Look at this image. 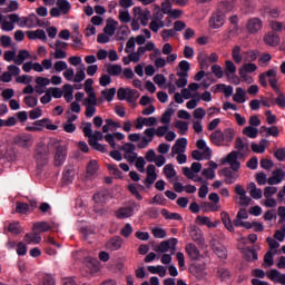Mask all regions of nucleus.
I'll use <instances>...</instances> for the list:
<instances>
[{
	"mask_svg": "<svg viewBox=\"0 0 285 285\" xmlns=\"http://www.w3.org/2000/svg\"><path fill=\"white\" fill-rule=\"evenodd\" d=\"M102 97H105L106 101H112L115 99V95H117L116 88L105 89L101 91Z\"/></svg>",
	"mask_w": 285,
	"mask_h": 285,
	"instance_id": "obj_61",
	"label": "nucleus"
},
{
	"mask_svg": "<svg viewBox=\"0 0 285 285\" xmlns=\"http://www.w3.org/2000/svg\"><path fill=\"white\" fill-rule=\"evenodd\" d=\"M95 204H106L108 202V191L102 190L94 195Z\"/></svg>",
	"mask_w": 285,
	"mask_h": 285,
	"instance_id": "obj_50",
	"label": "nucleus"
},
{
	"mask_svg": "<svg viewBox=\"0 0 285 285\" xmlns=\"http://www.w3.org/2000/svg\"><path fill=\"white\" fill-rule=\"evenodd\" d=\"M266 144H268V140L261 139L259 144H252V150L253 153H258L259 155L266 153Z\"/></svg>",
	"mask_w": 285,
	"mask_h": 285,
	"instance_id": "obj_41",
	"label": "nucleus"
},
{
	"mask_svg": "<svg viewBox=\"0 0 285 285\" xmlns=\"http://www.w3.org/2000/svg\"><path fill=\"white\" fill-rule=\"evenodd\" d=\"M222 223L224 224L225 228L229 230V233H235V226H233V220L230 219V214L228 212L220 213Z\"/></svg>",
	"mask_w": 285,
	"mask_h": 285,
	"instance_id": "obj_30",
	"label": "nucleus"
},
{
	"mask_svg": "<svg viewBox=\"0 0 285 285\" xmlns=\"http://www.w3.org/2000/svg\"><path fill=\"white\" fill-rule=\"evenodd\" d=\"M222 26H224V13H222V11H217L212 14L209 19V27L217 30V28H222Z\"/></svg>",
	"mask_w": 285,
	"mask_h": 285,
	"instance_id": "obj_18",
	"label": "nucleus"
},
{
	"mask_svg": "<svg viewBox=\"0 0 285 285\" xmlns=\"http://www.w3.org/2000/svg\"><path fill=\"white\" fill-rule=\"evenodd\" d=\"M185 250L188 255V257L193 261L200 259L202 254L199 253V248H197V245L189 243L185 246Z\"/></svg>",
	"mask_w": 285,
	"mask_h": 285,
	"instance_id": "obj_24",
	"label": "nucleus"
},
{
	"mask_svg": "<svg viewBox=\"0 0 285 285\" xmlns=\"http://www.w3.org/2000/svg\"><path fill=\"white\" fill-rule=\"evenodd\" d=\"M264 41L267 46H272V47L279 46V35L272 31L265 35Z\"/></svg>",
	"mask_w": 285,
	"mask_h": 285,
	"instance_id": "obj_31",
	"label": "nucleus"
},
{
	"mask_svg": "<svg viewBox=\"0 0 285 285\" xmlns=\"http://www.w3.org/2000/svg\"><path fill=\"white\" fill-rule=\"evenodd\" d=\"M26 35L28 39H30V41H36V39H40V41L48 40V37L46 36V31H43V29H37L36 31H27Z\"/></svg>",
	"mask_w": 285,
	"mask_h": 285,
	"instance_id": "obj_26",
	"label": "nucleus"
},
{
	"mask_svg": "<svg viewBox=\"0 0 285 285\" xmlns=\"http://www.w3.org/2000/svg\"><path fill=\"white\" fill-rule=\"evenodd\" d=\"M178 68L180 71H178V75H188V72L190 71V62H188L187 60H181L178 63Z\"/></svg>",
	"mask_w": 285,
	"mask_h": 285,
	"instance_id": "obj_57",
	"label": "nucleus"
},
{
	"mask_svg": "<svg viewBox=\"0 0 285 285\" xmlns=\"http://www.w3.org/2000/svg\"><path fill=\"white\" fill-rule=\"evenodd\" d=\"M285 173L283 169H275L273 171V176L267 179V184L269 186H277V184H282L284 181Z\"/></svg>",
	"mask_w": 285,
	"mask_h": 285,
	"instance_id": "obj_21",
	"label": "nucleus"
},
{
	"mask_svg": "<svg viewBox=\"0 0 285 285\" xmlns=\"http://www.w3.org/2000/svg\"><path fill=\"white\" fill-rule=\"evenodd\" d=\"M233 100L236 101V104H245L246 101V91L242 89V87L236 88V92L233 96Z\"/></svg>",
	"mask_w": 285,
	"mask_h": 285,
	"instance_id": "obj_42",
	"label": "nucleus"
},
{
	"mask_svg": "<svg viewBox=\"0 0 285 285\" xmlns=\"http://www.w3.org/2000/svg\"><path fill=\"white\" fill-rule=\"evenodd\" d=\"M13 142L20 148H30L35 144V139L30 134H20L14 137Z\"/></svg>",
	"mask_w": 285,
	"mask_h": 285,
	"instance_id": "obj_10",
	"label": "nucleus"
},
{
	"mask_svg": "<svg viewBox=\"0 0 285 285\" xmlns=\"http://www.w3.org/2000/svg\"><path fill=\"white\" fill-rule=\"evenodd\" d=\"M179 79L176 81L177 88H186L188 86V75L186 73H176Z\"/></svg>",
	"mask_w": 285,
	"mask_h": 285,
	"instance_id": "obj_60",
	"label": "nucleus"
},
{
	"mask_svg": "<svg viewBox=\"0 0 285 285\" xmlns=\"http://www.w3.org/2000/svg\"><path fill=\"white\" fill-rule=\"evenodd\" d=\"M8 19L9 21H3L2 23L3 32H12V30H14V23H17L19 28H35V26H41L39 18L35 14L29 17H19L17 13H11L8 14ZM35 21H37V24Z\"/></svg>",
	"mask_w": 285,
	"mask_h": 285,
	"instance_id": "obj_1",
	"label": "nucleus"
},
{
	"mask_svg": "<svg viewBox=\"0 0 285 285\" xmlns=\"http://www.w3.org/2000/svg\"><path fill=\"white\" fill-rule=\"evenodd\" d=\"M214 253L217 255V257H219V259H226V257H228V252L224 245L214 246Z\"/></svg>",
	"mask_w": 285,
	"mask_h": 285,
	"instance_id": "obj_52",
	"label": "nucleus"
},
{
	"mask_svg": "<svg viewBox=\"0 0 285 285\" xmlns=\"http://www.w3.org/2000/svg\"><path fill=\"white\" fill-rule=\"evenodd\" d=\"M235 139V129L227 128L223 131V145L228 146Z\"/></svg>",
	"mask_w": 285,
	"mask_h": 285,
	"instance_id": "obj_34",
	"label": "nucleus"
},
{
	"mask_svg": "<svg viewBox=\"0 0 285 285\" xmlns=\"http://www.w3.org/2000/svg\"><path fill=\"white\" fill-rule=\"evenodd\" d=\"M197 60L200 66V70H208V68H210V65H208V56L205 52H199Z\"/></svg>",
	"mask_w": 285,
	"mask_h": 285,
	"instance_id": "obj_43",
	"label": "nucleus"
},
{
	"mask_svg": "<svg viewBox=\"0 0 285 285\" xmlns=\"http://www.w3.org/2000/svg\"><path fill=\"white\" fill-rule=\"evenodd\" d=\"M164 175L167 179H175V181H179V177H177V171L175 170V166L173 164H167L164 167Z\"/></svg>",
	"mask_w": 285,
	"mask_h": 285,
	"instance_id": "obj_32",
	"label": "nucleus"
},
{
	"mask_svg": "<svg viewBox=\"0 0 285 285\" xmlns=\"http://www.w3.org/2000/svg\"><path fill=\"white\" fill-rule=\"evenodd\" d=\"M237 72V67L233 60L225 61V75L228 79H230V75H235Z\"/></svg>",
	"mask_w": 285,
	"mask_h": 285,
	"instance_id": "obj_47",
	"label": "nucleus"
},
{
	"mask_svg": "<svg viewBox=\"0 0 285 285\" xmlns=\"http://www.w3.org/2000/svg\"><path fill=\"white\" fill-rule=\"evenodd\" d=\"M8 230L12 233V235H21V233H23V228H21V225L17 222L9 224Z\"/></svg>",
	"mask_w": 285,
	"mask_h": 285,
	"instance_id": "obj_58",
	"label": "nucleus"
},
{
	"mask_svg": "<svg viewBox=\"0 0 285 285\" xmlns=\"http://www.w3.org/2000/svg\"><path fill=\"white\" fill-rule=\"evenodd\" d=\"M239 157V151H232L227 155L225 159V164H229L230 169L234 170V173H237L239 168H242V164L237 160Z\"/></svg>",
	"mask_w": 285,
	"mask_h": 285,
	"instance_id": "obj_14",
	"label": "nucleus"
},
{
	"mask_svg": "<svg viewBox=\"0 0 285 285\" xmlns=\"http://www.w3.org/2000/svg\"><path fill=\"white\" fill-rule=\"evenodd\" d=\"M117 26H119V22L115 21L114 19H108L107 24L104 28L105 35L112 37L117 31Z\"/></svg>",
	"mask_w": 285,
	"mask_h": 285,
	"instance_id": "obj_29",
	"label": "nucleus"
},
{
	"mask_svg": "<svg viewBox=\"0 0 285 285\" xmlns=\"http://www.w3.org/2000/svg\"><path fill=\"white\" fill-rule=\"evenodd\" d=\"M57 224L55 222H37L33 224V230H39V233H48V230H52V228H57Z\"/></svg>",
	"mask_w": 285,
	"mask_h": 285,
	"instance_id": "obj_23",
	"label": "nucleus"
},
{
	"mask_svg": "<svg viewBox=\"0 0 285 285\" xmlns=\"http://www.w3.org/2000/svg\"><path fill=\"white\" fill-rule=\"evenodd\" d=\"M235 148H236V150H238V153H248L249 145H248V142H244V140L242 138H236Z\"/></svg>",
	"mask_w": 285,
	"mask_h": 285,
	"instance_id": "obj_51",
	"label": "nucleus"
},
{
	"mask_svg": "<svg viewBox=\"0 0 285 285\" xmlns=\"http://www.w3.org/2000/svg\"><path fill=\"white\" fill-rule=\"evenodd\" d=\"M243 253L246 262H257L258 256L255 249H244Z\"/></svg>",
	"mask_w": 285,
	"mask_h": 285,
	"instance_id": "obj_56",
	"label": "nucleus"
},
{
	"mask_svg": "<svg viewBox=\"0 0 285 285\" xmlns=\"http://www.w3.org/2000/svg\"><path fill=\"white\" fill-rule=\"evenodd\" d=\"M26 59H30V51L20 50L17 57L14 58L13 62L16 63V66H21L23 65V61H26Z\"/></svg>",
	"mask_w": 285,
	"mask_h": 285,
	"instance_id": "obj_40",
	"label": "nucleus"
},
{
	"mask_svg": "<svg viewBox=\"0 0 285 285\" xmlns=\"http://www.w3.org/2000/svg\"><path fill=\"white\" fill-rule=\"evenodd\" d=\"M190 237L196 244H204V232L202 229H191Z\"/></svg>",
	"mask_w": 285,
	"mask_h": 285,
	"instance_id": "obj_45",
	"label": "nucleus"
},
{
	"mask_svg": "<svg viewBox=\"0 0 285 285\" xmlns=\"http://www.w3.org/2000/svg\"><path fill=\"white\" fill-rule=\"evenodd\" d=\"M238 70L243 72H247L248 75H253L257 70V65L253 62L244 63Z\"/></svg>",
	"mask_w": 285,
	"mask_h": 285,
	"instance_id": "obj_59",
	"label": "nucleus"
},
{
	"mask_svg": "<svg viewBox=\"0 0 285 285\" xmlns=\"http://www.w3.org/2000/svg\"><path fill=\"white\" fill-rule=\"evenodd\" d=\"M98 173H99V163H97V160H90L87 165L88 177H97Z\"/></svg>",
	"mask_w": 285,
	"mask_h": 285,
	"instance_id": "obj_35",
	"label": "nucleus"
},
{
	"mask_svg": "<svg viewBox=\"0 0 285 285\" xmlns=\"http://www.w3.org/2000/svg\"><path fill=\"white\" fill-rule=\"evenodd\" d=\"M49 148H56L55 166H63L67 156L66 146L61 145L57 139H51L49 141Z\"/></svg>",
	"mask_w": 285,
	"mask_h": 285,
	"instance_id": "obj_5",
	"label": "nucleus"
},
{
	"mask_svg": "<svg viewBox=\"0 0 285 285\" xmlns=\"http://www.w3.org/2000/svg\"><path fill=\"white\" fill-rule=\"evenodd\" d=\"M164 14H168V10L164 7V3H163V9L159 6H155L153 21L164 22Z\"/></svg>",
	"mask_w": 285,
	"mask_h": 285,
	"instance_id": "obj_37",
	"label": "nucleus"
},
{
	"mask_svg": "<svg viewBox=\"0 0 285 285\" xmlns=\"http://www.w3.org/2000/svg\"><path fill=\"white\" fill-rule=\"evenodd\" d=\"M257 57H259V51L257 50H248L244 52V59L249 63H253V61H257Z\"/></svg>",
	"mask_w": 285,
	"mask_h": 285,
	"instance_id": "obj_53",
	"label": "nucleus"
},
{
	"mask_svg": "<svg viewBox=\"0 0 285 285\" xmlns=\"http://www.w3.org/2000/svg\"><path fill=\"white\" fill-rule=\"evenodd\" d=\"M63 90H65V94H63L65 100L67 101V104H70L75 99V96L72 95V92H75L72 85L70 83L65 85Z\"/></svg>",
	"mask_w": 285,
	"mask_h": 285,
	"instance_id": "obj_46",
	"label": "nucleus"
},
{
	"mask_svg": "<svg viewBox=\"0 0 285 285\" xmlns=\"http://www.w3.org/2000/svg\"><path fill=\"white\" fill-rule=\"evenodd\" d=\"M50 155V147H47L43 144H39L36 148V164L38 168H43L48 166V156Z\"/></svg>",
	"mask_w": 285,
	"mask_h": 285,
	"instance_id": "obj_6",
	"label": "nucleus"
},
{
	"mask_svg": "<svg viewBox=\"0 0 285 285\" xmlns=\"http://www.w3.org/2000/svg\"><path fill=\"white\" fill-rule=\"evenodd\" d=\"M135 19L136 21H140L141 26H148V21L150 19V10H141L139 7L134 8Z\"/></svg>",
	"mask_w": 285,
	"mask_h": 285,
	"instance_id": "obj_13",
	"label": "nucleus"
},
{
	"mask_svg": "<svg viewBox=\"0 0 285 285\" xmlns=\"http://www.w3.org/2000/svg\"><path fill=\"white\" fill-rule=\"evenodd\" d=\"M243 135H246L249 139H256L257 135H259V129L253 126H247L243 129Z\"/></svg>",
	"mask_w": 285,
	"mask_h": 285,
	"instance_id": "obj_48",
	"label": "nucleus"
},
{
	"mask_svg": "<svg viewBox=\"0 0 285 285\" xmlns=\"http://www.w3.org/2000/svg\"><path fill=\"white\" fill-rule=\"evenodd\" d=\"M209 138L214 146H224V131H222L220 129L212 132Z\"/></svg>",
	"mask_w": 285,
	"mask_h": 285,
	"instance_id": "obj_28",
	"label": "nucleus"
},
{
	"mask_svg": "<svg viewBox=\"0 0 285 285\" xmlns=\"http://www.w3.org/2000/svg\"><path fill=\"white\" fill-rule=\"evenodd\" d=\"M168 130H170V126L168 125L160 126L157 129L147 128L144 131L145 137H142L141 140L137 144V148H139L140 150H144V148H148L150 142H153V139H155V135L156 137H165Z\"/></svg>",
	"mask_w": 285,
	"mask_h": 285,
	"instance_id": "obj_2",
	"label": "nucleus"
},
{
	"mask_svg": "<svg viewBox=\"0 0 285 285\" xmlns=\"http://www.w3.org/2000/svg\"><path fill=\"white\" fill-rule=\"evenodd\" d=\"M262 28H264V22L262 21V19L250 18L249 20H247L246 30L248 35H257V32H259Z\"/></svg>",
	"mask_w": 285,
	"mask_h": 285,
	"instance_id": "obj_11",
	"label": "nucleus"
},
{
	"mask_svg": "<svg viewBox=\"0 0 285 285\" xmlns=\"http://www.w3.org/2000/svg\"><path fill=\"white\" fill-rule=\"evenodd\" d=\"M177 238H169L168 240H163L156 248V253H168L170 250V246L175 248L177 246Z\"/></svg>",
	"mask_w": 285,
	"mask_h": 285,
	"instance_id": "obj_20",
	"label": "nucleus"
},
{
	"mask_svg": "<svg viewBox=\"0 0 285 285\" xmlns=\"http://www.w3.org/2000/svg\"><path fill=\"white\" fill-rule=\"evenodd\" d=\"M196 147L198 150H204V155H207L206 159H210V155H213V151L210 148L206 147V140L204 139H198L196 142Z\"/></svg>",
	"mask_w": 285,
	"mask_h": 285,
	"instance_id": "obj_49",
	"label": "nucleus"
},
{
	"mask_svg": "<svg viewBox=\"0 0 285 285\" xmlns=\"http://www.w3.org/2000/svg\"><path fill=\"white\" fill-rule=\"evenodd\" d=\"M188 146V139L178 138L175 145L171 147V155H179L186 153V147Z\"/></svg>",
	"mask_w": 285,
	"mask_h": 285,
	"instance_id": "obj_19",
	"label": "nucleus"
},
{
	"mask_svg": "<svg viewBox=\"0 0 285 285\" xmlns=\"http://www.w3.org/2000/svg\"><path fill=\"white\" fill-rule=\"evenodd\" d=\"M50 119L48 118H42L40 120H37L33 122V126H36L37 132H41L43 128H47V130H57L59 126L50 124Z\"/></svg>",
	"mask_w": 285,
	"mask_h": 285,
	"instance_id": "obj_17",
	"label": "nucleus"
},
{
	"mask_svg": "<svg viewBox=\"0 0 285 285\" xmlns=\"http://www.w3.org/2000/svg\"><path fill=\"white\" fill-rule=\"evenodd\" d=\"M253 277H258L259 279H264L267 276V279L271 282H275L276 284L285 285V274L279 273L277 269H269L264 272V269H253L252 271Z\"/></svg>",
	"mask_w": 285,
	"mask_h": 285,
	"instance_id": "obj_3",
	"label": "nucleus"
},
{
	"mask_svg": "<svg viewBox=\"0 0 285 285\" xmlns=\"http://www.w3.org/2000/svg\"><path fill=\"white\" fill-rule=\"evenodd\" d=\"M107 72L110 77H119L124 72L121 65H107Z\"/></svg>",
	"mask_w": 285,
	"mask_h": 285,
	"instance_id": "obj_39",
	"label": "nucleus"
},
{
	"mask_svg": "<svg viewBox=\"0 0 285 285\" xmlns=\"http://www.w3.org/2000/svg\"><path fill=\"white\" fill-rule=\"evenodd\" d=\"M220 175H223L224 183L227 185L235 184L237 179H239V174L237 171H233V169L225 167L220 170Z\"/></svg>",
	"mask_w": 285,
	"mask_h": 285,
	"instance_id": "obj_15",
	"label": "nucleus"
},
{
	"mask_svg": "<svg viewBox=\"0 0 285 285\" xmlns=\"http://www.w3.org/2000/svg\"><path fill=\"white\" fill-rule=\"evenodd\" d=\"M42 284L43 285H57V281L55 279V276H52V274H45L42 276Z\"/></svg>",
	"mask_w": 285,
	"mask_h": 285,
	"instance_id": "obj_64",
	"label": "nucleus"
},
{
	"mask_svg": "<svg viewBox=\"0 0 285 285\" xmlns=\"http://www.w3.org/2000/svg\"><path fill=\"white\" fill-rule=\"evenodd\" d=\"M275 264V259L273 258V252L268 250L264 256V263L262 264L263 268H271Z\"/></svg>",
	"mask_w": 285,
	"mask_h": 285,
	"instance_id": "obj_54",
	"label": "nucleus"
},
{
	"mask_svg": "<svg viewBox=\"0 0 285 285\" xmlns=\"http://www.w3.org/2000/svg\"><path fill=\"white\" fill-rule=\"evenodd\" d=\"M56 6L60 11H62V14H69L72 8V4H70V1L68 0H57Z\"/></svg>",
	"mask_w": 285,
	"mask_h": 285,
	"instance_id": "obj_36",
	"label": "nucleus"
},
{
	"mask_svg": "<svg viewBox=\"0 0 285 285\" xmlns=\"http://www.w3.org/2000/svg\"><path fill=\"white\" fill-rule=\"evenodd\" d=\"M121 246H124V238L121 236H114L106 243L105 248L115 253V250H120Z\"/></svg>",
	"mask_w": 285,
	"mask_h": 285,
	"instance_id": "obj_16",
	"label": "nucleus"
},
{
	"mask_svg": "<svg viewBox=\"0 0 285 285\" xmlns=\"http://www.w3.org/2000/svg\"><path fill=\"white\" fill-rule=\"evenodd\" d=\"M82 132L85 137H88V144H97L99 141H104L105 137L101 131L92 132V122H86Z\"/></svg>",
	"mask_w": 285,
	"mask_h": 285,
	"instance_id": "obj_9",
	"label": "nucleus"
},
{
	"mask_svg": "<svg viewBox=\"0 0 285 285\" xmlns=\"http://www.w3.org/2000/svg\"><path fill=\"white\" fill-rule=\"evenodd\" d=\"M24 244H41V235L37 233H28L24 235Z\"/></svg>",
	"mask_w": 285,
	"mask_h": 285,
	"instance_id": "obj_38",
	"label": "nucleus"
},
{
	"mask_svg": "<svg viewBox=\"0 0 285 285\" xmlns=\"http://www.w3.org/2000/svg\"><path fill=\"white\" fill-rule=\"evenodd\" d=\"M139 97V91L131 88H119L117 91V98L119 101H128V104H135Z\"/></svg>",
	"mask_w": 285,
	"mask_h": 285,
	"instance_id": "obj_8",
	"label": "nucleus"
},
{
	"mask_svg": "<svg viewBox=\"0 0 285 285\" xmlns=\"http://www.w3.org/2000/svg\"><path fill=\"white\" fill-rule=\"evenodd\" d=\"M146 173L147 177L142 180V184H145L146 188H153V184L157 181V167L155 165H148Z\"/></svg>",
	"mask_w": 285,
	"mask_h": 285,
	"instance_id": "obj_12",
	"label": "nucleus"
},
{
	"mask_svg": "<svg viewBox=\"0 0 285 285\" xmlns=\"http://www.w3.org/2000/svg\"><path fill=\"white\" fill-rule=\"evenodd\" d=\"M175 128L179 130V135H186L188 132V122L178 120L175 122Z\"/></svg>",
	"mask_w": 285,
	"mask_h": 285,
	"instance_id": "obj_62",
	"label": "nucleus"
},
{
	"mask_svg": "<svg viewBox=\"0 0 285 285\" xmlns=\"http://www.w3.org/2000/svg\"><path fill=\"white\" fill-rule=\"evenodd\" d=\"M208 199L209 202H203L200 204L202 210H204V213H219V194L210 193Z\"/></svg>",
	"mask_w": 285,
	"mask_h": 285,
	"instance_id": "obj_7",
	"label": "nucleus"
},
{
	"mask_svg": "<svg viewBox=\"0 0 285 285\" xmlns=\"http://www.w3.org/2000/svg\"><path fill=\"white\" fill-rule=\"evenodd\" d=\"M139 208H141V205L135 200H130L127 205L118 208L114 215L117 219H130Z\"/></svg>",
	"mask_w": 285,
	"mask_h": 285,
	"instance_id": "obj_4",
	"label": "nucleus"
},
{
	"mask_svg": "<svg viewBox=\"0 0 285 285\" xmlns=\"http://www.w3.org/2000/svg\"><path fill=\"white\" fill-rule=\"evenodd\" d=\"M189 271L197 279H204L206 276V264H195L190 266Z\"/></svg>",
	"mask_w": 285,
	"mask_h": 285,
	"instance_id": "obj_22",
	"label": "nucleus"
},
{
	"mask_svg": "<svg viewBox=\"0 0 285 285\" xmlns=\"http://www.w3.org/2000/svg\"><path fill=\"white\" fill-rule=\"evenodd\" d=\"M232 58L235 63H242V47L235 46L232 50Z\"/></svg>",
	"mask_w": 285,
	"mask_h": 285,
	"instance_id": "obj_55",
	"label": "nucleus"
},
{
	"mask_svg": "<svg viewBox=\"0 0 285 285\" xmlns=\"http://www.w3.org/2000/svg\"><path fill=\"white\" fill-rule=\"evenodd\" d=\"M259 132L263 137H279V129L277 126H262Z\"/></svg>",
	"mask_w": 285,
	"mask_h": 285,
	"instance_id": "obj_27",
	"label": "nucleus"
},
{
	"mask_svg": "<svg viewBox=\"0 0 285 285\" xmlns=\"http://www.w3.org/2000/svg\"><path fill=\"white\" fill-rule=\"evenodd\" d=\"M83 106H97V95L95 92L87 94Z\"/></svg>",
	"mask_w": 285,
	"mask_h": 285,
	"instance_id": "obj_63",
	"label": "nucleus"
},
{
	"mask_svg": "<svg viewBox=\"0 0 285 285\" xmlns=\"http://www.w3.org/2000/svg\"><path fill=\"white\" fill-rule=\"evenodd\" d=\"M160 215H163L165 219H174L175 222H181L184 219L179 213H170L168 209H161Z\"/></svg>",
	"mask_w": 285,
	"mask_h": 285,
	"instance_id": "obj_44",
	"label": "nucleus"
},
{
	"mask_svg": "<svg viewBox=\"0 0 285 285\" xmlns=\"http://www.w3.org/2000/svg\"><path fill=\"white\" fill-rule=\"evenodd\" d=\"M213 92L217 94L219 90H223L225 97H233V86H226L224 83H218L213 87Z\"/></svg>",
	"mask_w": 285,
	"mask_h": 285,
	"instance_id": "obj_33",
	"label": "nucleus"
},
{
	"mask_svg": "<svg viewBox=\"0 0 285 285\" xmlns=\"http://www.w3.org/2000/svg\"><path fill=\"white\" fill-rule=\"evenodd\" d=\"M196 222L200 224V226H207V228H217L220 224L219 220L212 222L208 216H197Z\"/></svg>",
	"mask_w": 285,
	"mask_h": 285,
	"instance_id": "obj_25",
	"label": "nucleus"
}]
</instances>
